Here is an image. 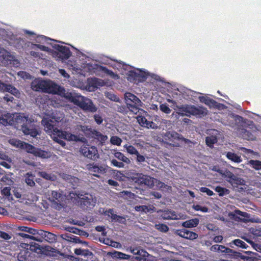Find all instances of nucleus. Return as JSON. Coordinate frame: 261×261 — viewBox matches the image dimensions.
<instances>
[{
    "instance_id": "38",
    "label": "nucleus",
    "mask_w": 261,
    "mask_h": 261,
    "mask_svg": "<svg viewBox=\"0 0 261 261\" xmlns=\"http://www.w3.org/2000/svg\"><path fill=\"white\" fill-rule=\"evenodd\" d=\"M114 156L118 160L122 161L123 163H125L127 164L130 163V160L125 156L122 152L119 151H116L114 153Z\"/></svg>"
},
{
    "instance_id": "21",
    "label": "nucleus",
    "mask_w": 261,
    "mask_h": 261,
    "mask_svg": "<svg viewBox=\"0 0 261 261\" xmlns=\"http://www.w3.org/2000/svg\"><path fill=\"white\" fill-rule=\"evenodd\" d=\"M213 134L207 136L205 138V143L207 146L213 148L214 145L218 142L217 135L219 134V132L216 129L213 130Z\"/></svg>"
},
{
    "instance_id": "63",
    "label": "nucleus",
    "mask_w": 261,
    "mask_h": 261,
    "mask_svg": "<svg viewBox=\"0 0 261 261\" xmlns=\"http://www.w3.org/2000/svg\"><path fill=\"white\" fill-rule=\"evenodd\" d=\"M0 123L6 126L8 125L12 124V119L11 118H6L3 117L0 118Z\"/></svg>"
},
{
    "instance_id": "40",
    "label": "nucleus",
    "mask_w": 261,
    "mask_h": 261,
    "mask_svg": "<svg viewBox=\"0 0 261 261\" xmlns=\"http://www.w3.org/2000/svg\"><path fill=\"white\" fill-rule=\"evenodd\" d=\"M65 236L66 238H65V239L68 241L79 244L82 243V240H81L80 238L79 237L75 236L71 234H66L65 235Z\"/></svg>"
},
{
    "instance_id": "8",
    "label": "nucleus",
    "mask_w": 261,
    "mask_h": 261,
    "mask_svg": "<svg viewBox=\"0 0 261 261\" xmlns=\"http://www.w3.org/2000/svg\"><path fill=\"white\" fill-rule=\"evenodd\" d=\"M124 97V102L129 111L137 114L140 110V108L143 106V103L136 95L130 92H125Z\"/></svg>"
},
{
    "instance_id": "53",
    "label": "nucleus",
    "mask_w": 261,
    "mask_h": 261,
    "mask_svg": "<svg viewBox=\"0 0 261 261\" xmlns=\"http://www.w3.org/2000/svg\"><path fill=\"white\" fill-rule=\"evenodd\" d=\"M18 229L19 230L22 231L27 232L33 235L36 234V229L31 227H28L27 226H19Z\"/></svg>"
},
{
    "instance_id": "47",
    "label": "nucleus",
    "mask_w": 261,
    "mask_h": 261,
    "mask_svg": "<svg viewBox=\"0 0 261 261\" xmlns=\"http://www.w3.org/2000/svg\"><path fill=\"white\" fill-rule=\"evenodd\" d=\"M56 130L55 132V133L53 135V137H58V138L61 139H65V138H66V135L67 133L66 131H63L60 129H59L58 128L57 129H56Z\"/></svg>"
},
{
    "instance_id": "36",
    "label": "nucleus",
    "mask_w": 261,
    "mask_h": 261,
    "mask_svg": "<svg viewBox=\"0 0 261 261\" xmlns=\"http://www.w3.org/2000/svg\"><path fill=\"white\" fill-rule=\"evenodd\" d=\"M230 184L232 180L236 178V175L231 172L228 170H225L222 176Z\"/></svg>"
},
{
    "instance_id": "34",
    "label": "nucleus",
    "mask_w": 261,
    "mask_h": 261,
    "mask_svg": "<svg viewBox=\"0 0 261 261\" xmlns=\"http://www.w3.org/2000/svg\"><path fill=\"white\" fill-rule=\"evenodd\" d=\"M34 178L35 175L32 172H27L24 175L25 182L30 187H34L35 185Z\"/></svg>"
},
{
    "instance_id": "26",
    "label": "nucleus",
    "mask_w": 261,
    "mask_h": 261,
    "mask_svg": "<svg viewBox=\"0 0 261 261\" xmlns=\"http://www.w3.org/2000/svg\"><path fill=\"white\" fill-rule=\"evenodd\" d=\"M161 216L165 220H177L179 218L175 212L169 210L163 211Z\"/></svg>"
},
{
    "instance_id": "13",
    "label": "nucleus",
    "mask_w": 261,
    "mask_h": 261,
    "mask_svg": "<svg viewBox=\"0 0 261 261\" xmlns=\"http://www.w3.org/2000/svg\"><path fill=\"white\" fill-rule=\"evenodd\" d=\"M87 67L90 72H95L96 71H102L107 74L110 75L113 79H118V76L111 70L108 69L106 67L99 65L95 63H87Z\"/></svg>"
},
{
    "instance_id": "57",
    "label": "nucleus",
    "mask_w": 261,
    "mask_h": 261,
    "mask_svg": "<svg viewBox=\"0 0 261 261\" xmlns=\"http://www.w3.org/2000/svg\"><path fill=\"white\" fill-rule=\"evenodd\" d=\"M244 253L248 255V256H246V257H250L248 260H247V261H253L254 258H257V257H259L258 254L255 252L247 251H244Z\"/></svg>"
},
{
    "instance_id": "54",
    "label": "nucleus",
    "mask_w": 261,
    "mask_h": 261,
    "mask_svg": "<svg viewBox=\"0 0 261 261\" xmlns=\"http://www.w3.org/2000/svg\"><path fill=\"white\" fill-rule=\"evenodd\" d=\"M193 209L196 211H201L203 213H207L208 211V208L206 206H201L199 204L193 205Z\"/></svg>"
},
{
    "instance_id": "23",
    "label": "nucleus",
    "mask_w": 261,
    "mask_h": 261,
    "mask_svg": "<svg viewBox=\"0 0 261 261\" xmlns=\"http://www.w3.org/2000/svg\"><path fill=\"white\" fill-rule=\"evenodd\" d=\"M89 133L92 135L93 138L97 140L101 144L105 143L108 138L107 136L103 135L100 132L95 129L90 128Z\"/></svg>"
},
{
    "instance_id": "50",
    "label": "nucleus",
    "mask_w": 261,
    "mask_h": 261,
    "mask_svg": "<svg viewBox=\"0 0 261 261\" xmlns=\"http://www.w3.org/2000/svg\"><path fill=\"white\" fill-rule=\"evenodd\" d=\"M106 97L109 99L110 100L115 101V102H119L120 99L118 97H117L116 95L112 92H107L105 93Z\"/></svg>"
},
{
    "instance_id": "62",
    "label": "nucleus",
    "mask_w": 261,
    "mask_h": 261,
    "mask_svg": "<svg viewBox=\"0 0 261 261\" xmlns=\"http://www.w3.org/2000/svg\"><path fill=\"white\" fill-rule=\"evenodd\" d=\"M180 141L184 142L185 145H187L188 147L192 148L195 144L194 142L184 138L183 136H182V138Z\"/></svg>"
},
{
    "instance_id": "31",
    "label": "nucleus",
    "mask_w": 261,
    "mask_h": 261,
    "mask_svg": "<svg viewBox=\"0 0 261 261\" xmlns=\"http://www.w3.org/2000/svg\"><path fill=\"white\" fill-rule=\"evenodd\" d=\"M228 245L230 248H233L234 246L242 248L243 249H247L248 245L242 240L237 239L232 240L231 242L228 244Z\"/></svg>"
},
{
    "instance_id": "9",
    "label": "nucleus",
    "mask_w": 261,
    "mask_h": 261,
    "mask_svg": "<svg viewBox=\"0 0 261 261\" xmlns=\"http://www.w3.org/2000/svg\"><path fill=\"white\" fill-rule=\"evenodd\" d=\"M63 117L56 116L54 114L50 117H43L41 120V124L44 126L45 132L50 135H53L57 127L56 126L57 122H61Z\"/></svg>"
},
{
    "instance_id": "10",
    "label": "nucleus",
    "mask_w": 261,
    "mask_h": 261,
    "mask_svg": "<svg viewBox=\"0 0 261 261\" xmlns=\"http://www.w3.org/2000/svg\"><path fill=\"white\" fill-rule=\"evenodd\" d=\"M78 203L83 210H90L95 205L96 199L89 193L79 194L78 195Z\"/></svg>"
},
{
    "instance_id": "37",
    "label": "nucleus",
    "mask_w": 261,
    "mask_h": 261,
    "mask_svg": "<svg viewBox=\"0 0 261 261\" xmlns=\"http://www.w3.org/2000/svg\"><path fill=\"white\" fill-rule=\"evenodd\" d=\"M74 253L78 255H84V256H89L93 255L91 251L88 249H83L81 248H76L74 250Z\"/></svg>"
},
{
    "instance_id": "16",
    "label": "nucleus",
    "mask_w": 261,
    "mask_h": 261,
    "mask_svg": "<svg viewBox=\"0 0 261 261\" xmlns=\"http://www.w3.org/2000/svg\"><path fill=\"white\" fill-rule=\"evenodd\" d=\"M178 94L181 95L183 98L191 100H194V98L197 97V95L200 93L191 90L185 87H180L177 88Z\"/></svg>"
},
{
    "instance_id": "39",
    "label": "nucleus",
    "mask_w": 261,
    "mask_h": 261,
    "mask_svg": "<svg viewBox=\"0 0 261 261\" xmlns=\"http://www.w3.org/2000/svg\"><path fill=\"white\" fill-rule=\"evenodd\" d=\"M215 190L218 193L219 196H223L229 193V190L228 189L221 186H217L215 188Z\"/></svg>"
},
{
    "instance_id": "42",
    "label": "nucleus",
    "mask_w": 261,
    "mask_h": 261,
    "mask_svg": "<svg viewBox=\"0 0 261 261\" xmlns=\"http://www.w3.org/2000/svg\"><path fill=\"white\" fill-rule=\"evenodd\" d=\"M240 150L249 156L253 157L259 156L258 152H255L253 150L250 149L242 147L240 148Z\"/></svg>"
},
{
    "instance_id": "48",
    "label": "nucleus",
    "mask_w": 261,
    "mask_h": 261,
    "mask_svg": "<svg viewBox=\"0 0 261 261\" xmlns=\"http://www.w3.org/2000/svg\"><path fill=\"white\" fill-rule=\"evenodd\" d=\"M230 184L234 187H237L238 185H244L245 180L243 178L236 176Z\"/></svg>"
},
{
    "instance_id": "29",
    "label": "nucleus",
    "mask_w": 261,
    "mask_h": 261,
    "mask_svg": "<svg viewBox=\"0 0 261 261\" xmlns=\"http://www.w3.org/2000/svg\"><path fill=\"white\" fill-rule=\"evenodd\" d=\"M239 132L240 135L245 140H253L255 139L254 135L249 130L243 128H239L238 130Z\"/></svg>"
},
{
    "instance_id": "20",
    "label": "nucleus",
    "mask_w": 261,
    "mask_h": 261,
    "mask_svg": "<svg viewBox=\"0 0 261 261\" xmlns=\"http://www.w3.org/2000/svg\"><path fill=\"white\" fill-rule=\"evenodd\" d=\"M137 121L142 126L147 128L156 129L157 125L152 121H148L147 119L143 116H138L137 117Z\"/></svg>"
},
{
    "instance_id": "41",
    "label": "nucleus",
    "mask_w": 261,
    "mask_h": 261,
    "mask_svg": "<svg viewBox=\"0 0 261 261\" xmlns=\"http://www.w3.org/2000/svg\"><path fill=\"white\" fill-rule=\"evenodd\" d=\"M20 147L23 148V149H24L25 150H26V151L28 152V153H32L33 154V151L35 149V147L34 146H33L31 144H30L28 143H25V142H21L20 143Z\"/></svg>"
},
{
    "instance_id": "51",
    "label": "nucleus",
    "mask_w": 261,
    "mask_h": 261,
    "mask_svg": "<svg viewBox=\"0 0 261 261\" xmlns=\"http://www.w3.org/2000/svg\"><path fill=\"white\" fill-rule=\"evenodd\" d=\"M110 142L113 145L120 146L121 144L122 140L118 136H113L110 139Z\"/></svg>"
},
{
    "instance_id": "4",
    "label": "nucleus",
    "mask_w": 261,
    "mask_h": 261,
    "mask_svg": "<svg viewBox=\"0 0 261 261\" xmlns=\"http://www.w3.org/2000/svg\"><path fill=\"white\" fill-rule=\"evenodd\" d=\"M40 37L44 39L45 41L49 40L53 42H47V43L52 46L53 49H51V55L57 61L63 62L69 58L71 56L72 53L69 47L57 44L56 40L47 38L44 36H40Z\"/></svg>"
},
{
    "instance_id": "25",
    "label": "nucleus",
    "mask_w": 261,
    "mask_h": 261,
    "mask_svg": "<svg viewBox=\"0 0 261 261\" xmlns=\"http://www.w3.org/2000/svg\"><path fill=\"white\" fill-rule=\"evenodd\" d=\"M110 255L112 258H117L120 259H126L128 260L130 259L132 260H134V259H132L133 256H131L129 255L125 254L123 252L117 251H113V252H109L108 253Z\"/></svg>"
},
{
    "instance_id": "52",
    "label": "nucleus",
    "mask_w": 261,
    "mask_h": 261,
    "mask_svg": "<svg viewBox=\"0 0 261 261\" xmlns=\"http://www.w3.org/2000/svg\"><path fill=\"white\" fill-rule=\"evenodd\" d=\"M155 228L162 232H167L169 230L168 226L165 224H158L155 225Z\"/></svg>"
},
{
    "instance_id": "33",
    "label": "nucleus",
    "mask_w": 261,
    "mask_h": 261,
    "mask_svg": "<svg viewBox=\"0 0 261 261\" xmlns=\"http://www.w3.org/2000/svg\"><path fill=\"white\" fill-rule=\"evenodd\" d=\"M65 140L68 141L82 142H83L85 139L84 137H80L76 135L72 134L67 132Z\"/></svg>"
},
{
    "instance_id": "59",
    "label": "nucleus",
    "mask_w": 261,
    "mask_h": 261,
    "mask_svg": "<svg viewBox=\"0 0 261 261\" xmlns=\"http://www.w3.org/2000/svg\"><path fill=\"white\" fill-rule=\"evenodd\" d=\"M161 111L166 114H169L171 112V110L169 108L168 105L166 103L161 104L160 106Z\"/></svg>"
},
{
    "instance_id": "11",
    "label": "nucleus",
    "mask_w": 261,
    "mask_h": 261,
    "mask_svg": "<svg viewBox=\"0 0 261 261\" xmlns=\"http://www.w3.org/2000/svg\"><path fill=\"white\" fill-rule=\"evenodd\" d=\"M80 152L85 157L93 161L99 157L97 148L94 146L83 145L80 148Z\"/></svg>"
},
{
    "instance_id": "30",
    "label": "nucleus",
    "mask_w": 261,
    "mask_h": 261,
    "mask_svg": "<svg viewBox=\"0 0 261 261\" xmlns=\"http://www.w3.org/2000/svg\"><path fill=\"white\" fill-rule=\"evenodd\" d=\"M199 223V219L195 218L183 222L181 225L185 228H192L196 227Z\"/></svg>"
},
{
    "instance_id": "6",
    "label": "nucleus",
    "mask_w": 261,
    "mask_h": 261,
    "mask_svg": "<svg viewBox=\"0 0 261 261\" xmlns=\"http://www.w3.org/2000/svg\"><path fill=\"white\" fill-rule=\"evenodd\" d=\"M0 36L11 46H14L17 48L22 47L24 40L20 37H17L10 29L0 28Z\"/></svg>"
},
{
    "instance_id": "60",
    "label": "nucleus",
    "mask_w": 261,
    "mask_h": 261,
    "mask_svg": "<svg viewBox=\"0 0 261 261\" xmlns=\"http://www.w3.org/2000/svg\"><path fill=\"white\" fill-rule=\"evenodd\" d=\"M157 187L161 190L164 191L165 190H169L171 189V187L166 185L165 183L159 181L157 184Z\"/></svg>"
},
{
    "instance_id": "43",
    "label": "nucleus",
    "mask_w": 261,
    "mask_h": 261,
    "mask_svg": "<svg viewBox=\"0 0 261 261\" xmlns=\"http://www.w3.org/2000/svg\"><path fill=\"white\" fill-rule=\"evenodd\" d=\"M29 249L30 250L37 253H40L41 251V247L40 245L34 242H30V245L29 246Z\"/></svg>"
},
{
    "instance_id": "19",
    "label": "nucleus",
    "mask_w": 261,
    "mask_h": 261,
    "mask_svg": "<svg viewBox=\"0 0 261 261\" xmlns=\"http://www.w3.org/2000/svg\"><path fill=\"white\" fill-rule=\"evenodd\" d=\"M176 234L181 238L190 240L196 239L198 237V234L186 228L176 230Z\"/></svg>"
},
{
    "instance_id": "15",
    "label": "nucleus",
    "mask_w": 261,
    "mask_h": 261,
    "mask_svg": "<svg viewBox=\"0 0 261 261\" xmlns=\"http://www.w3.org/2000/svg\"><path fill=\"white\" fill-rule=\"evenodd\" d=\"M198 98L201 102L204 103L211 108H215L219 110H223L226 108L224 105L218 103L207 96H199Z\"/></svg>"
},
{
    "instance_id": "17",
    "label": "nucleus",
    "mask_w": 261,
    "mask_h": 261,
    "mask_svg": "<svg viewBox=\"0 0 261 261\" xmlns=\"http://www.w3.org/2000/svg\"><path fill=\"white\" fill-rule=\"evenodd\" d=\"M222 253H224L226 257L237 259L241 258L244 260H248L250 257H246L245 255H242V253L237 252L230 248L226 247V246H223V249Z\"/></svg>"
},
{
    "instance_id": "58",
    "label": "nucleus",
    "mask_w": 261,
    "mask_h": 261,
    "mask_svg": "<svg viewBox=\"0 0 261 261\" xmlns=\"http://www.w3.org/2000/svg\"><path fill=\"white\" fill-rule=\"evenodd\" d=\"M111 163L112 165L117 168H121L124 167L123 162H119L116 159H112L111 160Z\"/></svg>"
},
{
    "instance_id": "27",
    "label": "nucleus",
    "mask_w": 261,
    "mask_h": 261,
    "mask_svg": "<svg viewBox=\"0 0 261 261\" xmlns=\"http://www.w3.org/2000/svg\"><path fill=\"white\" fill-rule=\"evenodd\" d=\"M224 154L225 155L228 160L234 163L239 164L242 162V159L241 158V156L233 152H225Z\"/></svg>"
},
{
    "instance_id": "35",
    "label": "nucleus",
    "mask_w": 261,
    "mask_h": 261,
    "mask_svg": "<svg viewBox=\"0 0 261 261\" xmlns=\"http://www.w3.org/2000/svg\"><path fill=\"white\" fill-rule=\"evenodd\" d=\"M247 165H250L255 170H261V161L259 160H250L247 162Z\"/></svg>"
},
{
    "instance_id": "2",
    "label": "nucleus",
    "mask_w": 261,
    "mask_h": 261,
    "mask_svg": "<svg viewBox=\"0 0 261 261\" xmlns=\"http://www.w3.org/2000/svg\"><path fill=\"white\" fill-rule=\"evenodd\" d=\"M31 88L35 92L49 94H56L63 96L65 89L51 80H45L42 78L35 79L31 84Z\"/></svg>"
},
{
    "instance_id": "7",
    "label": "nucleus",
    "mask_w": 261,
    "mask_h": 261,
    "mask_svg": "<svg viewBox=\"0 0 261 261\" xmlns=\"http://www.w3.org/2000/svg\"><path fill=\"white\" fill-rule=\"evenodd\" d=\"M19 117L21 118H18V120H20L21 122H22L20 129L22 130L24 135H29L33 138H35L40 135V133L36 128V125L33 123V121L30 119L28 116H19Z\"/></svg>"
},
{
    "instance_id": "49",
    "label": "nucleus",
    "mask_w": 261,
    "mask_h": 261,
    "mask_svg": "<svg viewBox=\"0 0 261 261\" xmlns=\"http://www.w3.org/2000/svg\"><path fill=\"white\" fill-rule=\"evenodd\" d=\"M33 154L36 156L41 157L42 158H46V152L36 147H35Z\"/></svg>"
},
{
    "instance_id": "18",
    "label": "nucleus",
    "mask_w": 261,
    "mask_h": 261,
    "mask_svg": "<svg viewBox=\"0 0 261 261\" xmlns=\"http://www.w3.org/2000/svg\"><path fill=\"white\" fill-rule=\"evenodd\" d=\"M15 57L9 51L0 47V61L4 65H8L14 60Z\"/></svg>"
},
{
    "instance_id": "32",
    "label": "nucleus",
    "mask_w": 261,
    "mask_h": 261,
    "mask_svg": "<svg viewBox=\"0 0 261 261\" xmlns=\"http://www.w3.org/2000/svg\"><path fill=\"white\" fill-rule=\"evenodd\" d=\"M5 92H9L17 97H18L20 95L19 91L15 87L9 84H7Z\"/></svg>"
},
{
    "instance_id": "61",
    "label": "nucleus",
    "mask_w": 261,
    "mask_h": 261,
    "mask_svg": "<svg viewBox=\"0 0 261 261\" xmlns=\"http://www.w3.org/2000/svg\"><path fill=\"white\" fill-rule=\"evenodd\" d=\"M112 221H115L120 223H124L126 220L125 218L119 215H113Z\"/></svg>"
},
{
    "instance_id": "55",
    "label": "nucleus",
    "mask_w": 261,
    "mask_h": 261,
    "mask_svg": "<svg viewBox=\"0 0 261 261\" xmlns=\"http://www.w3.org/2000/svg\"><path fill=\"white\" fill-rule=\"evenodd\" d=\"M18 75L23 80H31L33 78L32 75L25 71H19Z\"/></svg>"
},
{
    "instance_id": "46",
    "label": "nucleus",
    "mask_w": 261,
    "mask_h": 261,
    "mask_svg": "<svg viewBox=\"0 0 261 261\" xmlns=\"http://www.w3.org/2000/svg\"><path fill=\"white\" fill-rule=\"evenodd\" d=\"M38 174L40 177L46 180H54L55 179V176L45 171L39 172Z\"/></svg>"
},
{
    "instance_id": "14",
    "label": "nucleus",
    "mask_w": 261,
    "mask_h": 261,
    "mask_svg": "<svg viewBox=\"0 0 261 261\" xmlns=\"http://www.w3.org/2000/svg\"><path fill=\"white\" fill-rule=\"evenodd\" d=\"M136 176H138L136 184L139 186H147L149 188H152L157 181V180L153 177L141 173H136Z\"/></svg>"
},
{
    "instance_id": "45",
    "label": "nucleus",
    "mask_w": 261,
    "mask_h": 261,
    "mask_svg": "<svg viewBox=\"0 0 261 261\" xmlns=\"http://www.w3.org/2000/svg\"><path fill=\"white\" fill-rule=\"evenodd\" d=\"M31 47L34 49H39L41 50L49 52L51 54V49L49 48L48 47L44 45L32 43Z\"/></svg>"
},
{
    "instance_id": "1",
    "label": "nucleus",
    "mask_w": 261,
    "mask_h": 261,
    "mask_svg": "<svg viewBox=\"0 0 261 261\" xmlns=\"http://www.w3.org/2000/svg\"><path fill=\"white\" fill-rule=\"evenodd\" d=\"M111 59L115 62V66L130 82L144 81L148 78H150V80L152 81V82H155L165 85L166 84L164 79L158 74L149 72L144 69L134 68L122 61Z\"/></svg>"
},
{
    "instance_id": "28",
    "label": "nucleus",
    "mask_w": 261,
    "mask_h": 261,
    "mask_svg": "<svg viewBox=\"0 0 261 261\" xmlns=\"http://www.w3.org/2000/svg\"><path fill=\"white\" fill-rule=\"evenodd\" d=\"M230 216H232L234 219H241L240 217H243V221H247L248 220L249 214L246 212H244L240 211L239 210H236L234 211V213H230Z\"/></svg>"
},
{
    "instance_id": "56",
    "label": "nucleus",
    "mask_w": 261,
    "mask_h": 261,
    "mask_svg": "<svg viewBox=\"0 0 261 261\" xmlns=\"http://www.w3.org/2000/svg\"><path fill=\"white\" fill-rule=\"evenodd\" d=\"M117 111L123 114H126L129 111L127 106H117Z\"/></svg>"
},
{
    "instance_id": "64",
    "label": "nucleus",
    "mask_w": 261,
    "mask_h": 261,
    "mask_svg": "<svg viewBox=\"0 0 261 261\" xmlns=\"http://www.w3.org/2000/svg\"><path fill=\"white\" fill-rule=\"evenodd\" d=\"M199 191L202 193H206L208 196L215 195V193L211 190L206 187H201L199 189Z\"/></svg>"
},
{
    "instance_id": "5",
    "label": "nucleus",
    "mask_w": 261,
    "mask_h": 261,
    "mask_svg": "<svg viewBox=\"0 0 261 261\" xmlns=\"http://www.w3.org/2000/svg\"><path fill=\"white\" fill-rule=\"evenodd\" d=\"M179 111L182 116H190L191 115L201 117L207 115V110L203 107L194 105H182Z\"/></svg>"
},
{
    "instance_id": "22",
    "label": "nucleus",
    "mask_w": 261,
    "mask_h": 261,
    "mask_svg": "<svg viewBox=\"0 0 261 261\" xmlns=\"http://www.w3.org/2000/svg\"><path fill=\"white\" fill-rule=\"evenodd\" d=\"M182 135L175 131L167 132L164 135V139L169 142H174L175 140L180 141Z\"/></svg>"
},
{
    "instance_id": "24",
    "label": "nucleus",
    "mask_w": 261,
    "mask_h": 261,
    "mask_svg": "<svg viewBox=\"0 0 261 261\" xmlns=\"http://www.w3.org/2000/svg\"><path fill=\"white\" fill-rule=\"evenodd\" d=\"M88 169L91 172L102 174L106 173L107 171L105 166L99 165L95 163L90 164L88 165Z\"/></svg>"
},
{
    "instance_id": "44",
    "label": "nucleus",
    "mask_w": 261,
    "mask_h": 261,
    "mask_svg": "<svg viewBox=\"0 0 261 261\" xmlns=\"http://www.w3.org/2000/svg\"><path fill=\"white\" fill-rule=\"evenodd\" d=\"M44 239L45 240V241L50 243H52L56 241V236L53 233L46 231V235L45 236Z\"/></svg>"
},
{
    "instance_id": "12",
    "label": "nucleus",
    "mask_w": 261,
    "mask_h": 261,
    "mask_svg": "<svg viewBox=\"0 0 261 261\" xmlns=\"http://www.w3.org/2000/svg\"><path fill=\"white\" fill-rule=\"evenodd\" d=\"M228 116L229 118H231L232 120L228 121L227 123H225V125L233 128L237 126L239 128L248 124V120L240 115L231 113L229 114Z\"/></svg>"
},
{
    "instance_id": "3",
    "label": "nucleus",
    "mask_w": 261,
    "mask_h": 261,
    "mask_svg": "<svg viewBox=\"0 0 261 261\" xmlns=\"http://www.w3.org/2000/svg\"><path fill=\"white\" fill-rule=\"evenodd\" d=\"M64 97L84 111L94 113L97 110V107L93 103L91 99L82 96L74 91H66Z\"/></svg>"
}]
</instances>
